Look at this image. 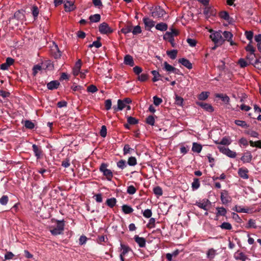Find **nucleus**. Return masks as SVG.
Wrapping results in <instances>:
<instances>
[{"label": "nucleus", "mask_w": 261, "mask_h": 261, "mask_svg": "<svg viewBox=\"0 0 261 261\" xmlns=\"http://www.w3.org/2000/svg\"><path fill=\"white\" fill-rule=\"evenodd\" d=\"M56 227H50L49 231L51 234L57 236L63 233L64 230L65 224L63 220H57Z\"/></svg>", "instance_id": "1"}, {"label": "nucleus", "mask_w": 261, "mask_h": 261, "mask_svg": "<svg viewBox=\"0 0 261 261\" xmlns=\"http://www.w3.org/2000/svg\"><path fill=\"white\" fill-rule=\"evenodd\" d=\"M108 165L106 163H102L99 167V171L102 173L108 181H111L113 177L112 171L107 168Z\"/></svg>", "instance_id": "2"}, {"label": "nucleus", "mask_w": 261, "mask_h": 261, "mask_svg": "<svg viewBox=\"0 0 261 261\" xmlns=\"http://www.w3.org/2000/svg\"><path fill=\"white\" fill-rule=\"evenodd\" d=\"M210 38L215 44H222L225 40L220 32H214L211 34Z\"/></svg>", "instance_id": "3"}, {"label": "nucleus", "mask_w": 261, "mask_h": 261, "mask_svg": "<svg viewBox=\"0 0 261 261\" xmlns=\"http://www.w3.org/2000/svg\"><path fill=\"white\" fill-rule=\"evenodd\" d=\"M218 148L221 153L230 158H235L236 157V152L231 150L228 148L220 146L218 147Z\"/></svg>", "instance_id": "4"}, {"label": "nucleus", "mask_w": 261, "mask_h": 261, "mask_svg": "<svg viewBox=\"0 0 261 261\" xmlns=\"http://www.w3.org/2000/svg\"><path fill=\"white\" fill-rule=\"evenodd\" d=\"M165 14L166 12L163 8L160 6H156L152 12L151 15L154 18H158L163 17Z\"/></svg>", "instance_id": "5"}, {"label": "nucleus", "mask_w": 261, "mask_h": 261, "mask_svg": "<svg viewBox=\"0 0 261 261\" xmlns=\"http://www.w3.org/2000/svg\"><path fill=\"white\" fill-rule=\"evenodd\" d=\"M99 31L101 34H107L111 33L113 32V30L107 23L103 22L99 27Z\"/></svg>", "instance_id": "6"}, {"label": "nucleus", "mask_w": 261, "mask_h": 261, "mask_svg": "<svg viewBox=\"0 0 261 261\" xmlns=\"http://www.w3.org/2000/svg\"><path fill=\"white\" fill-rule=\"evenodd\" d=\"M32 149L36 159L37 160L40 159L43 156V151L41 146L33 144L32 145Z\"/></svg>", "instance_id": "7"}, {"label": "nucleus", "mask_w": 261, "mask_h": 261, "mask_svg": "<svg viewBox=\"0 0 261 261\" xmlns=\"http://www.w3.org/2000/svg\"><path fill=\"white\" fill-rule=\"evenodd\" d=\"M220 198L223 204H227L230 201V197L226 190H222L221 192Z\"/></svg>", "instance_id": "8"}, {"label": "nucleus", "mask_w": 261, "mask_h": 261, "mask_svg": "<svg viewBox=\"0 0 261 261\" xmlns=\"http://www.w3.org/2000/svg\"><path fill=\"white\" fill-rule=\"evenodd\" d=\"M143 21L145 24L146 30L150 31L154 26L155 22L148 17L143 18Z\"/></svg>", "instance_id": "9"}, {"label": "nucleus", "mask_w": 261, "mask_h": 261, "mask_svg": "<svg viewBox=\"0 0 261 261\" xmlns=\"http://www.w3.org/2000/svg\"><path fill=\"white\" fill-rule=\"evenodd\" d=\"M74 2L72 1H66L64 2V8L66 12H71L75 9Z\"/></svg>", "instance_id": "10"}, {"label": "nucleus", "mask_w": 261, "mask_h": 261, "mask_svg": "<svg viewBox=\"0 0 261 261\" xmlns=\"http://www.w3.org/2000/svg\"><path fill=\"white\" fill-rule=\"evenodd\" d=\"M252 159L251 153L247 151L245 152L241 157V160L244 163H250Z\"/></svg>", "instance_id": "11"}, {"label": "nucleus", "mask_w": 261, "mask_h": 261, "mask_svg": "<svg viewBox=\"0 0 261 261\" xmlns=\"http://www.w3.org/2000/svg\"><path fill=\"white\" fill-rule=\"evenodd\" d=\"M81 66L82 61L81 59H79L76 62L75 66L73 68V74L74 76H77L80 74Z\"/></svg>", "instance_id": "12"}, {"label": "nucleus", "mask_w": 261, "mask_h": 261, "mask_svg": "<svg viewBox=\"0 0 261 261\" xmlns=\"http://www.w3.org/2000/svg\"><path fill=\"white\" fill-rule=\"evenodd\" d=\"M196 104L208 112H212L214 111V109L210 104L202 102H197Z\"/></svg>", "instance_id": "13"}, {"label": "nucleus", "mask_w": 261, "mask_h": 261, "mask_svg": "<svg viewBox=\"0 0 261 261\" xmlns=\"http://www.w3.org/2000/svg\"><path fill=\"white\" fill-rule=\"evenodd\" d=\"M248 170L246 168H240L238 170V174L242 178L247 179L249 178Z\"/></svg>", "instance_id": "14"}, {"label": "nucleus", "mask_w": 261, "mask_h": 261, "mask_svg": "<svg viewBox=\"0 0 261 261\" xmlns=\"http://www.w3.org/2000/svg\"><path fill=\"white\" fill-rule=\"evenodd\" d=\"M134 240L135 242L139 245L140 247L143 248L145 246L146 240L142 237H140L138 236H135L134 237Z\"/></svg>", "instance_id": "15"}, {"label": "nucleus", "mask_w": 261, "mask_h": 261, "mask_svg": "<svg viewBox=\"0 0 261 261\" xmlns=\"http://www.w3.org/2000/svg\"><path fill=\"white\" fill-rule=\"evenodd\" d=\"M234 257L236 260L241 261H246L247 259L246 255L244 253L239 251H237L234 253Z\"/></svg>", "instance_id": "16"}, {"label": "nucleus", "mask_w": 261, "mask_h": 261, "mask_svg": "<svg viewBox=\"0 0 261 261\" xmlns=\"http://www.w3.org/2000/svg\"><path fill=\"white\" fill-rule=\"evenodd\" d=\"M124 63L125 65L133 66L134 65V61L133 57L129 55H126L124 58Z\"/></svg>", "instance_id": "17"}, {"label": "nucleus", "mask_w": 261, "mask_h": 261, "mask_svg": "<svg viewBox=\"0 0 261 261\" xmlns=\"http://www.w3.org/2000/svg\"><path fill=\"white\" fill-rule=\"evenodd\" d=\"M178 62L189 69L192 68V65L191 62L185 58H181L178 60Z\"/></svg>", "instance_id": "18"}, {"label": "nucleus", "mask_w": 261, "mask_h": 261, "mask_svg": "<svg viewBox=\"0 0 261 261\" xmlns=\"http://www.w3.org/2000/svg\"><path fill=\"white\" fill-rule=\"evenodd\" d=\"M60 83L57 81H52L47 84V87L49 90H54L58 88Z\"/></svg>", "instance_id": "19"}, {"label": "nucleus", "mask_w": 261, "mask_h": 261, "mask_svg": "<svg viewBox=\"0 0 261 261\" xmlns=\"http://www.w3.org/2000/svg\"><path fill=\"white\" fill-rule=\"evenodd\" d=\"M126 107V105L121 99H119L117 101V106H114L113 109L115 111H121Z\"/></svg>", "instance_id": "20"}, {"label": "nucleus", "mask_w": 261, "mask_h": 261, "mask_svg": "<svg viewBox=\"0 0 261 261\" xmlns=\"http://www.w3.org/2000/svg\"><path fill=\"white\" fill-rule=\"evenodd\" d=\"M202 145L196 142H194L192 144V150L193 152L200 153L202 150Z\"/></svg>", "instance_id": "21"}, {"label": "nucleus", "mask_w": 261, "mask_h": 261, "mask_svg": "<svg viewBox=\"0 0 261 261\" xmlns=\"http://www.w3.org/2000/svg\"><path fill=\"white\" fill-rule=\"evenodd\" d=\"M246 51L249 52L250 56L251 57V59H254L255 58L254 54V48L253 46L251 44V42H250L249 44L247 45L246 47Z\"/></svg>", "instance_id": "22"}, {"label": "nucleus", "mask_w": 261, "mask_h": 261, "mask_svg": "<svg viewBox=\"0 0 261 261\" xmlns=\"http://www.w3.org/2000/svg\"><path fill=\"white\" fill-rule=\"evenodd\" d=\"M217 210V213H216V216L217 217L219 216H225L226 214L227 211L226 208H225L223 207H218L216 208Z\"/></svg>", "instance_id": "23"}, {"label": "nucleus", "mask_w": 261, "mask_h": 261, "mask_svg": "<svg viewBox=\"0 0 261 261\" xmlns=\"http://www.w3.org/2000/svg\"><path fill=\"white\" fill-rule=\"evenodd\" d=\"M155 29L159 31H165L168 29V25L165 23L161 22L155 25Z\"/></svg>", "instance_id": "24"}, {"label": "nucleus", "mask_w": 261, "mask_h": 261, "mask_svg": "<svg viewBox=\"0 0 261 261\" xmlns=\"http://www.w3.org/2000/svg\"><path fill=\"white\" fill-rule=\"evenodd\" d=\"M216 255V251L211 248L209 249L206 253V257L210 260L213 259Z\"/></svg>", "instance_id": "25"}, {"label": "nucleus", "mask_w": 261, "mask_h": 261, "mask_svg": "<svg viewBox=\"0 0 261 261\" xmlns=\"http://www.w3.org/2000/svg\"><path fill=\"white\" fill-rule=\"evenodd\" d=\"M121 249V256H125L128 252L130 250V248L124 244H120Z\"/></svg>", "instance_id": "26"}, {"label": "nucleus", "mask_w": 261, "mask_h": 261, "mask_svg": "<svg viewBox=\"0 0 261 261\" xmlns=\"http://www.w3.org/2000/svg\"><path fill=\"white\" fill-rule=\"evenodd\" d=\"M122 210L125 214H129L133 212V208L128 205H123L122 206Z\"/></svg>", "instance_id": "27"}, {"label": "nucleus", "mask_w": 261, "mask_h": 261, "mask_svg": "<svg viewBox=\"0 0 261 261\" xmlns=\"http://www.w3.org/2000/svg\"><path fill=\"white\" fill-rule=\"evenodd\" d=\"M223 35L224 38L226 40H227L228 41H230V44L231 45H233V42H232V41H230L231 40V39H232V34L230 32L224 31L223 33Z\"/></svg>", "instance_id": "28"}, {"label": "nucleus", "mask_w": 261, "mask_h": 261, "mask_svg": "<svg viewBox=\"0 0 261 261\" xmlns=\"http://www.w3.org/2000/svg\"><path fill=\"white\" fill-rule=\"evenodd\" d=\"M152 74L153 75V77L152 79V81L153 82H157L160 80V77H161V75L159 73L158 71L156 70H152L151 71Z\"/></svg>", "instance_id": "29"}, {"label": "nucleus", "mask_w": 261, "mask_h": 261, "mask_svg": "<svg viewBox=\"0 0 261 261\" xmlns=\"http://www.w3.org/2000/svg\"><path fill=\"white\" fill-rule=\"evenodd\" d=\"M216 97L221 98V100L226 103H228L229 102V97L226 95H223L222 94H218L216 95Z\"/></svg>", "instance_id": "30"}, {"label": "nucleus", "mask_w": 261, "mask_h": 261, "mask_svg": "<svg viewBox=\"0 0 261 261\" xmlns=\"http://www.w3.org/2000/svg\"><path fill=\"white\" fill-rule=\"evenodd\" d=\"M89 19L92 22H97L99 21L100 19V15L98 14L91 15L89 17Z\"/></svg>", "instance_id": "31"}, {"label": "nucleus", "mask_w": 261, "mask_h": 261, "mask_svg": "<svg viewBox=\"0 0 261 261\" xmlns=\"http://www.w3.org/2000/svg\"><path fill=\"white\" fill-rule=\"evenodd\" d=\"M116 203V199L115 198L108 199L106 201V204L110 207H113Z\"/></svg>", "instance_id": "32"}, {"label": "nucleus", "mask_w": 261, "mask_h": 261, "mask_svg": "<svg viewBox=\"0 0 261 261\" xmlns=\"http://www.w3.org/2000/svg\"><path fill=\"white\" fill-rule=\"evenodd\" d=\"M234 123L243 128H246L248 127V125L245 121L236 120L234 121Z\"/></svg>", "instance_id": "33"}, {"label": "nucleus", "mask_w": 261, "mask_h": 261, "mask_svg": "<svg viewBox=\"0 0 261 261\" xmlns=\"http://www.w3.org/2000/svg\"><path fill=\"white\" fill-rule=\"evenodd\" d=\"M164 69L168 72H174L176 68L173 67L172 66L169 64L167 62H165L164 63Z\"/></svg>", "instance_id": "34"}, {"label": "nucleus", "mask_w": 261, "mask_h": 261, "mask_svg": "<svg viewBox=\"0 0 261 261\" xmlns=\"http://www.w3.org/2000/svg\"><path fill=\"white\" fill-rule=\"evenodd\" d=\"M32 13L34 18V19H36L39 14V9L36 6H33L31 9Z\"/></svg>", "instance_id": "35"}, {"label": "nucleus", "mask_w": 261, "mask_h": 261, "mask_svg": "<svg viewBox=\"0 0 261 261\" xmlns=\"http://www.w3.org/2000/svg\"><path fill=\"white\" fill-rule=\"evenodd\" d=\"M177 51L173 49L167 51V54L171 59H175L177 56Z\"/></svg>", "instance_id": "36"}, {"label": "nucleus", "mask_w": 261, "mask_h": 261, "mask_svg": "<svg viewBox=\"0 0 261 261\" xmlns=\"http://www.w3.org/2000/svg\"><path fill=\"white\" fill-rule=\"evenodd\" d=\"M220 228L225 230H230L232 229V226L230 223L228 222H223L220 226Z\"/></svg>", "instance_id": "37"}, {"label": "nucleus", "mask_w": 261, "mask_h": 261, "mask_svg": "<svg viewBox=\"0 0 261 261\" xmlns=\"http://www.w3.org/2000/svg\"><path fill=\"white\" fill-rule=\"evenodd\" d=\"M209 92H202L198 96L199 100H204L206 99L208 96Z\"/></svg>", "instance_id": "38"}, {"label": "nucleus", "mask_w": 261, "mask_h": 261, "mask_svg": "<svg viewBox=\"0 0 261 261\" xmlns=\"http://www.w3.org/2000/svg\"><path fill=\"white\" fill-rule=\"evenodd\" d=\"M155 220L154 218H151L146 226L148 228H152L155 227Z\"/></svg>", "instance_id": "39"}, {"label": "nucleus", "mask_w": 261, "mask_h": 261, "mask_svg": "<svg viewBox=\"0 0 261 261\" xmlns=\"http://www.w3.org/2000/svg\"><path fill=\"white\" fill-rule=\"evenodd\" d=\"M247 228H256L257 226L256 225L255 221L253 219H249L248 222V225L246 226Z\"/></svg>", "instance_id": "40"}, {"label": "nucleus", "mask_w": 261, "mask_h": 261, "mask_svg": "<svg viewBox=\"0 0 261 261\" xmlns=\"http://www.w3.org/2000/svg\"><path fill=\"white\" fill-rule=\"evenodd\" d=\"M117 166L119 168L122 170L126 167V161L121 160L117 163Z\"/></svg>", "instance_id": "41"}, {"label": "nucleus", "mask_w": 261, "mask_h": 261, "mask_svg": "<svg viewBox=\"0 0 261 261\" xmlns=\"http://www.w3.org/2000/svg\"><path fill=\"white\" fill-rule=\"evenodd\" d=\"M195 204L199 207H200L205 211L207 210V204L206 202H196Z\"/></svg>", "instance_id": "42"}, {"label": "nucleus", "mask_w": 261, "mask_h": 261, "mask_svg": "<svg viewBox=\"0 0 261 261\" xmlns=\"http://www.w3.org/2000/svg\"><path fill=\"white\" fill-rule=\"evenodd\" d=\"M146 122L151 126H153L154 125L155 123V120L153 116H149L146 120Z\"/></svg>", "instance_id": "43"}, {"label": "nucleus", "mask_w": 261, "mask_h": 261, "mask_svg": "<svg viewBox=\"0 0 261 261\" xmlns=\"http://www.w3.org/2000/svg\"><path fill=\"white\" fill-rule=\"evenodd\" d=\"M127 122L131 125L136 124L138 123V120L134 117L129 116L127 119Z\"/></svg>", "instance_id": "44"}, {"label": "nucleus", "mask_w": 261, "mask_h": 261, "mask_svg": "<svg viewBox=\"0 0 261 261\" xmlns=\"http://www.w3.org/2000/svg\"><path fill=\"white\" fill-rule=\"evenodd\" d=\"M200 187V182L198 178H194L192 184V187L193 189L196 190Z\"/></svg>", "instance_id": "45"}, {"label": "nucleus", "mask_w": 261, "mask_h": 261, "mask_svg": "<svg viewBox=\"0 0 261 261\" xmlns=\"http://www.w3.org/2000/svg\"><path fill=\"white\" fill-rule=\"evenodd\" d=\"M231 142L230 139H229L228 138L224 137L222 138V139L219 143H218V144L221 145H228L230 144Z\"/></svg>", "instance_id": "46"}, {"label": "nucleus", "mask_w": 261, "mask_h": 261, "mask_svg": "<svg viewBox=\"0 0 261 261\" xmlns=\"http://www.w3.org/2000/svg\"><path fill=\"white\" fill-rule=\"evenodd\" d=\"M9 201L8 196L7 195H3L0 198V203L3 205H6Z\"/></svg>", "instance_id": "47"}, {"label": "nucleus", "mask_w": 261, "mask_h": 261, "mask_svg": "<svg viewBox=\"0 0 261 261\" xmlns=\"http://www.w3.org/2000/svg\"><path fill=\"white\" fill-rule=\"evenodd\" d=\"M24 126L27 128L33 129L35 127L34 123L30 120H25L24 121Z\"/></svg>", "instance_id": "48"}, {"label": "nucleus", "mask_w": 261, "mask_h": 261, "mask_svg": "<svg viewBox=\"0 0 261 261\" xmlns=\"http://www.w3.org/2000/svg\"><path fill=\"white\" fill-rule=\"evenodd\" d=\"M154 193L157 196H161L163 194V191L161 187L157 186L153 189Z\"/></svg>", "instance_id": "49"}, {"label": "nucleus", "mask_w": 261, "mask_h": 261, "mask_svg": "<svg viewBox=\"0 0 261 261\" xmlns=\"http://www.w3.org/2000/svg\"><path fill=\"white\" fill-rule=\"evenodd\" d=\"M102 45L101 43L98 40L95 41L93 42V43L91 44H89L88 46L89 48H92L93 46H95L96 48H98L100 47Z\"/></svg>", "instance_id": "50"}, {"label": "nucleus", "mask_w": 261, "mask_h": 261, "mask_svg": "<svg viewBox=\"0 0 261 261\" xmlns=\"http://www.w3.org/2000/svg\"><path fill=\"white\" fill-rule=\"evenodd\" d=\"M127 163L129 166H135L137 164V160L135 157L131 156L128 158Z\"/></svg>", "instance_id": "51"}, {"label": "nucleus", "mask_w": 261, "mask_h": 261, "mask_svg": "<svg viewBox=\"0 0 261 261\" xmlns=\"http://www.w3.org/2000/svg\"><path fill=\"white\" fill-rule=\"evenodd\" d=\"M152 212L150 209H146L143 212V215L146 218H150L152 216Z\"/></svg>", "instance_id": "52"}, {"label": "nucleus", "mask_w": 261, "mask_h": 261, "mask_svg": "<svg viewBox=\"0 0 261 261\" xmlns=\"http://www.w3.org/2000/svg\"><path fill=\"white\" fill-rule=\"evenodd\" d=\"M142 32L141 27L139 25L135 26L133 29H132V32L134 35H137L138 34L141 33Z\"/></svg>", "instance_id": "53"}, {"label": "nucleus", "mask_w": 261, "mask_h": 261, "mask_svg": "<svg viewBox=\"0 0 261 261\" xmlns=\"http://www.w3.org/2000/svg\"><path fill=\"white\" fill-rule=\"evenodd\" d=\"M220 17L226 20H228L229 19V14L226 11H222L220 12Z\"/></svg>", "instance_id": "54"}, {"label": "nucleus", "mask_w": 261, "mask_h": 261, "mask_svg": "<svg viewBox=\"0 0 261 261\" xmlns=\"http://www.w3.org/2000/svg\"><path fill=\"white\" fill-rule=\"evenodd\" d=\"M138 79L140 82H145L148 80V76L147 74L143 73L141 75L139 74Z\"/></svg>", "instance_id": "55"}, {"label": "nucleus", "mask_w": 261, "mask_h": 261, "mask_svg": "<svg viewBox=\"0 0 261 261\" xmlns=\"http://www.w3.org/2000/svg\"><path fill=\"white\" fill-rule=\"evenodd\" d=\"M252 64L256 68L261 70V58L256 59Z\"/></svg>", "instance_id": "56"}, {"label": "nucleus", "mask_w": 261, "mask_h": 261, "mask_svg": "<svg viewBox=\"0 0 261 261\" xmlns=\"http://www.w3.org/2000/svg\"><path fill=\"white\" fill-rule=\"evenodd\" d=\"M97 90L98 89L97 88V87L93 85H91L87 88V91L88 92L93 93L97 91Z\"/></svg>", "instance_id": "57"}, {"label": "nucleus", "mask_w": 261, "mask_h": 261, "mask_svg": "<svg viewBox=\"0 0 261 261\" xmlns=\"http://www.w3.org/2000/svg\"><path fill=\"white\" fill-rule=\"evenodd\" d=\"M107 134V127L105 125H102L101 126L100 131V135L102 137H106Z\"/></svg>", "instance_id": "58"}, {"label": "nucleus", "mask_w": 261, "mask_h": 261, "mask_svg": "<svg viewBox=\"0 0 261 261\" xmlns=\"http://www.w3.org/2000/svg\"><path fill=\"white\" fill-rule=\"evenodd\" d=\"M254 40L257 43L258 49H260V45H261V34H258L254 36Z\"/></svg>", "instance_id": "59"}, {"label": "nucleus", "mask_w": 261, "mask_h": 261, "mask_svg": "<svg viewBox=\"0 0 261 261\" xmlns=\"http://www.w3.org/2000/svg\"><path fill=\"white\" fill-rule=\"evenodd\" d=\"M245 34L246 38L248 40L250 41V42H251L252 39L253 37V32L252 31H246Z\"/></svg>", "instance_id": "60"}, {"label": "nucleus", "mask_w": 261, "mask_h": 261, "mask_svg": "<svg viewBox=\"0 0 261 261\" xmlns=\"http://www.w3.org/2000/svg\"><path fill=\"white\" fill-rule=\"evenodd\" d=\"M136 192V189L133 186H129L127 187V192L129 194L133 195Z\"/></svg>", "instance_id": "61"}, {"label": "nucleus", "mask_w": 261, "mask_h": 261, "mask_svg": "<svg viewBox=\"0 0 261 261\" xmlns=\"http://www.w3.org/2000/svg\"><path fill=\"white\" fill-rule=\"evenodd\" d=\"M238 63L241 67L242 68L245 67L248 65V63L247 62V61H246L243 58H241L239 60Z\"/></svg>", "instance_id": "62"}, {"label": "nucleus", "mask_w": 261, "mask_h": 261, "mask_svg": "<svg viewBox=\"0 0 261 261\" xmlns=\"http://www.w3.org/2000/svg\"><path fill=\"white\" fill-rule=\"evenodd\" d=\"M153 103L158 106L160 105L163 101L162 99L156 96H154L153 97Z\"/></svg>", "instance_id": "63"}, {"label": "nucleus", "mask_w": 261, "mask_h": 261, "mask_svg": "<svg viewBox=\"0 0 261 261\" xmlns=\"http://www.w3.org/2000/svg\"><path fill=\"white\" fill-rule=\"evenodd\" d=\"M173 38V35L172 33H170V32H167L163 36V39L168 41Z\"/></svg>", "instance_id": "64"}]
</instances>
